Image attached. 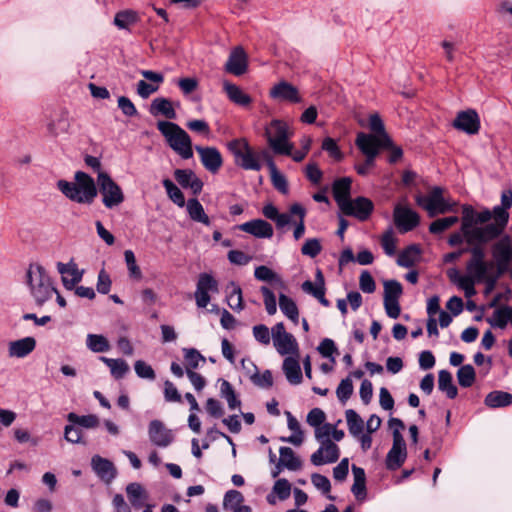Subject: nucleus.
I'll return each instance as SVG.
<instances>
[{"mask_svg": "<svg viewBox=\"0 0 512 512\" xmlns=\"http://www.w3.org/2000/svg\"><path fill=\"white\" fill-rule=\"evenodd\" d=\"M26 281L37 306H43L56 296L60 307H66V300L60 295L46 269L39 263L29 265L26 272Z\"/></svg>", "mask_w": 512, "mask_h": 512, "instance_id": "obj_1", "label": "nucleus"}, {"mask_svg": "<svg viewBox=\"0 0 512 512\" xmlns=\"http://www.w3.org/2000/svg\"><path fill=\"white\" fill-rule=\"evenodd\" d=\"M57 188L66 198L78 204L90 205L98 194L94 179L83 171L75 172L74 181L59 180Z\"/></svg>", "mask_w": 512, "mask_h": 512, "instance_id": "obj_2", "label": "nucleus"}, {"mask_svg": "<svg viewBox=\"0 0 512 512\" xmlns=\"http://www.w3.org/2000/svg\"><path fill=\"white\" fill-rule=\"evenodd\" d=\"M471 215L472 206L464 205L462 207V232L465 236V241L469 245L486 243L502 234L503 230L492 223L485 226L472 227Z\"/></svg>", "mask_w": 512, "mask_h": 512, "instance_id": "obj_3", "label": "nucleus"}, {"mask_svg": "<svg viewBox=\"0 0 512 512\" xmlns=\"http://www.w3.org/2000/svg\"><path fill=\"white\" fill-rule=\"evenodd\" d=\"M157 129L165 137L170 148L183 159L193 157L191 138L178 124L170 121L157 122Z\"/></svg>", "mask_w": 512, "mask_h": 512, "instance_id": "obj_4", "label": "nucleus"}, {"mask_svg": "<svg viewBox=\"0 0 512 512\" xmlns=\"http://www.w3.org/2000/svg\"><path fill=\"white\" fill-rule=\"evenodd\" d=\"M293 132L288 124L282 120L274 119L265 127V136L272 150L277 154L290 155L293 144L289 141Z\"/></svg>", "mask_w": 512, "mask_h": 512, "instance_id": "obj_5", "label": "nucleus"}, {"mask_svg": "<svg viewBox=\"0 0 512 512\" xmlns=\"http://www.w3.org/2000/svg\"><path fill=\"white\" fill-rule=\"evenodd\" d=\"M415 201L430 217L451 212L457 205V202L445 198L444 190L438 186L432 187L427 195H416Z\"/></svg>", "mask_w": 512, "mask_h": 512, "instance_id": "obj_6", "label": "nucleus"}, {"mask_svg": "<svg viewBox=\"0 0 512 512\" xmlns=\"http://www.w3.org/2000/svg\"><path fill=\"white\" fill-rule=\"evenodd\" d=\"M471 259L466 265L467 275L476 280L477 283L492 279L491 273L494 268L492 262L485 260V251L482 247L475 245L469 249Z\"/></svg>", "mask_w": 512, "mask_h": 512, "instance_id": "obj_7", "label": "nucleus"}, {"mask_svg": "<svg viewBox=\"0 0 512 512\" xmlns=\"http://www.w3.org/2000/svg\"><path fill=\"white\" fill-rule=\"evenodd\" d=\"M228 149L233 154L236 165L245 170L259 171L261 169L259 156L252 150L245 138L229 142Z\"/></svg>", "mask_w": 512, "mask_h": 512, "instance_id": "obj_8", "label": "nucleus"}, {"mask_svg": "<svg viewBox=\"0 0 512 512\" xmlns=\"http://www.w3.org/2000/svg\"><path fill=\"white\" fill-rule=\"evenodd\" d=\"M102 195V203L108 208L119 206L124 201V194L121 187L106 172L97 175V185Z\"/></svg>", "mask_w": 512, "mask_h": 512, "instance_id": "obj_9", "label": "nucleus"}, {"mask_svg": "<svg viewBox=\"0 0 512 512\" xmlns=\"http://www.w3.org/2000/svg\"><path fill=\"white\" fill-rule=\"evenodd\" d=\"M273 346L282 356H299V345L296 338L286 331L283 322L276 323L271 328Z\"/></svg>", "mask_w": 512, "mask_h": 512, "instance_id": "obj_10", "label": "nucleus"}, {"mask_svg": "<svg viewBox=\"0 0 512 512\" xmlns=\"http://www.w3.org/2000/svg\"><path fill=\"white\" fill-rule=\"evenodd\" d=\"M355 143L361 152L368 157V164H374L379 150L391 146V139L388 134H382V137H380L373 134L359 133Z\"/></svg>", "mask_w": 512, "mask_h": 512, "instance_id": "obj_11", "label": "nucleus"}, {"mask_svg": "<svg viewBox=\"0 0 512 512\" xmlns=\"http://www.w3.org/2000/svg\"><path fill=\"white\" fill-rule=\"evenodd\" d=\"M218 293L219 287L217 280L209 273H201L198 277L196 290L194 293L196 305L198 308H206L211 300L209 293Z\"/></svg>", "mask_w": 512, "mask_h": 512, "instance_id": "obj_12", "label": "nucleus"}, {"mask_svg": "<svg viewBox=\"0 0 512 512\" xmlns=\"http://www.w3.org/2000/svg\"><path fill=\"white\" fill-rule=\"evenodd\" d=\"M492 256L499 273L505 272L512 261V239L505 235L492 246Z\"/></svg>", "mask_w": 512, "mask_h": 512, "instance_id": "obj_13", "label": "nucleus"}, {"mask_svg": "<svg viewBox=\"0 0 512 512\" xmlns=\"http://www.w3.org/2000/svg\"><path fill=\"white\" fill-rule=\"evenodd\" d=\"M394 222L400 232H408L418 226L419 215L408 206L397 204L394 208Z\"/></svg>", "mask_w": 512, "mask_h": 512, "instance_id": "obj_14", "label": "nucleus"}, {"mask_svg": "<svg viewBox=\"0 0 512 512\" xmlns=\"http://www.w3.org/2000/svg\"><path fill=\"white\" fill-rule=\"evenodd\" d=\"M319 448L311 455L314 466L335 463L340 457V449L333 441L319 442Z\"/></svg>", "mask_w": 512, "mask_h": 512, "instance_id": "obj_15", "label": "nucleus"}, {"mask_svg": "<svg viewBox=\"0 0 512 512\" xmlns=\"http://www.w3.org/2000/svg\"><path fill=\"white\" fill-rule=\"evenodd\" d=\"M374 210L373 202L366 197H357L343 207L342 213L347 216H353L359 221L367 220Z\"/></svg>", "mask_w": 512, "mask_h": 512, "instance_id": "obj_16", "label": "nucleus"}, {"mask_svg": "<svg viewBox=\"0 0 512 512\" xmlns=\"http://www.w3.org/2000/svg\"><path fill=\"white\" fill-rule=\"evenodd\" d=\"M148 436L151 443L157 447H168L174 440L172 430L165 427L160 420H152L148 426Z\"/></svg>", "mask_w": 512, "mask_h": 512, "instance_id": "obj_17", "label": "nucleus"}, {"mask_svg": "<svg viewBox=\"0 0 512 512\" xmlns=\"http://www.w3.org/2000/svg\"><path fill=\"white\" fill-rule=\"evenodd\" d=\"M56 267L61 275L63 286L67 290H73L84 275V270L79 269L73 260H70L68 263L58 262Z\"/></svg>", "mask_w": 512, "mask_h": 512, "instance_id": "obj_18", "label": "nucleus"}, {"mask_svg": "<svg viewBox=\"0 0 512 512\" xmlns=\"http://www.w3.org/2000/svg\"><path fill=\"white\" fill-rule=\"evenodd\" d=\"M407 457V449L402 434L395 433V440L386 457V466L389 470H396L402 466Z\"/></svg>", "mask_w": 512, "mask_h": 512, "instance_id": "obj_19", "label": "nucleus"}, {"mask_svg": "<svg viewBox=\"0 0 512 512\" xmlns=\"http://www.w3.org/2000/svg\"><path fill=\"white\" fill-rule=\"evenodd\" d=\"M248 70V56L241 46L232 49L225 64V71L234 75L241 76Z\"/></svg>", "mask_w": 512, "mask_h": 512, "instance_id": "obj_20", "label": "nucleus"}, {"mask_svg": "<svg viewBox=\"0 0 512 512\" xmlns=\"http://www.w3.org/2000/svg\"><path fill=\"white\" fill-rule=\"evenodd\" d=\"M200 161L204 168L212 174H216L223 165V158L215 147L196 146Z\"/></svg>", "mask_w": 512, "mask_h": 512, "instance_id": "obj_21", "label": "nucleus"}, {"mask_svg": "<svg viewBox=\"0 0 512 512\" xmlns=\"http://www.w3.org/2000/svg\"><path fill=\"white\" fill-rule=\"evenodd\" d=\"M453 126L469 135L479 132L480 118L475 110L461 111L453 121Z\"/></svg>", "mask_w": 512, "mask_h": 512, "instance_id": "obj_22", "label": "nucleus"}, {"mask_svg": "<svg viewBox=\"0 0 512 512\" xmlns=\"http://www.w3.org/2000/svg\"><path fill=\"white\" fill-rule=\"evenodd\" d=\"M238 229L256 238L269 239L273 236L274 230L270 223L263 219H253L242 223Z\"/></svg>", "mask_w": 512, "mask_h": 512, "instance_id": "obj_23", "label": "nucleus"}, {"mask_svg": "<svg viewBox=\"0 0 512 512\" xmlns=\"http://www.w3.org/2000/svg\"><path fill=\"white\" fill-rule=\"evenodd\" d=\"M351 184V178L343 177L335 180L332 185L334 199L341 211L350 202Z\"/></svg>", "mask_w": 512, "mask_h": 512, "instance_id": "obj_24", "label": "nucleus"}, {"mask_svg": "<svg viewBox=\"0 0 512 512\" xmlns=\"http://www.w3.org/2000/svg\"><path fill=\"white\" fill-rule=\"evenodd\" d=\"M174 176L180 186L191 189L194 195H197L202 191L203 182L192 170L177 169L174 172Z\"/></svg>", "mask_w": 512, "mask_h": 512, "instance_id": "obj_25", "label": "nucleus"}, {"mask_svg": "<svg viewBox=\"0 0 512 512\" xmlns=\"http://www.w3.org/2000/svg\"><path fill=\"white\" fill-rule=\"evenodd\" d=\"M270 96L279 101H289L292 103H298L301 100L297 88L286 81L276 84L270 90Z\"/></svg>", "mask_w": 512, "mask_h": 512, "instance_id": "obj_26", "label": "nucleus"}, {"mask_svg": "<svg viewBox=\"0 0 512 512\" xmlns=\"http://www.w3.org/2000/svg\"><path fill=\"white\" fill-rule=\"evenodd\" d=\"M36 347L35 338L28 336L19 340L11 341L8 344V355L14 358L28 356Z\"/></svg>", "mask_w": 512, "mask_h": 512, "instance_id": "obj_27", "label": "nucleus"}, {"mask_svg": "<svg viewBox=\"0 0 512 512\" xmlns=\"http://www.w3.org/2000/svg\"><path fill=\"white\" fill-rule=\"evenodd\" d=\"M93 471L104 481L110 482L116 476V470L113 463L99 455H94L91 459Z\"/></svg>", "mask_w": 512, "mask_h": 512, "instance_id": "obj_28", "label": "nucleus"}, {"mask_svg": "<svg viewBox=\"0 0 512 512\" xmlns=\"http://www.w3.org/2000/svg\"><path fill=\"white\" fill-rule=\"evenodd\" d=\"M286 379L290 384L298 385L302 381V371L299 356H287L282 366Z\"/></svg>", "mask_w": 512, "mask_h": 512, "instance_id": "obj_29", "label": "nucleus"}, {"mask_svg": "<svg viewBox=\"0 0 512 512\" xmlns=\"http://www.w3.org/2000/svg\"><path fill=\"white\" fill-rule=\"evenodd\" d=\"M223 89L228 99L236 105L246 107L249 106L252 102V98L236 84H233L229 81H224Z\"/></svg>", "mask_w": 512, "mask_h": 512, "instance_id": "obj_30", "label": "nucleus"}, {"mask_svg": "<svg viewBox=\"0 0 512 512\" xmlns=\"http://www.w3.org/2000/svg\"><path fill=\"white\" fill-rule=\"evenodd\" d=\"M226 301L228 306L240 312L244 309L243 295L241 287L234 281H230L225 287Z\"/></svg>", "mask_w": 512, "mask_h": 512, "instance_id": "obj_31", "label": "nucleus"}, {"mask_svg": "<svg viewBox=\"0 0 512 512\" xmlns=\"http://www.w3.org/2000/svg\"><path fill=\"white\" fill-rule=\"evenodd\" d=\"M149 112L153 116L162 115L167 119H175L176 112L171 101L164 97H158L152 100Z\"/></svg>", "mask_w": 512, "mask_h": 512, "instance_id": "obj_32", "label": "nucleus"}, {"mask_svg": "<svg viewBox=\"0 0 512 512\" xmlns=\"http://www.w3.org/2000/svg\"><path fill=\"white\" fill-rule=\"evenodd\" d=\"M263 156L267 160V166H268V169L270 172V177H271L273 186L275 187V189H277L282 194H287L288 193V183H287L286 177L281 172H279L274 161L271 159V157L269 156L268 153L264 152Z\"/></svg>", "mask_w": 512, "mask_h": 512, "instance_id": "obj_33", "label": "nucleus"}, {"mask_svg": "<svg viewBox=\"0 0 512 512\" xmlns=\"http://www.w3.org/2000/svg\"><path fill=\"white\" fill-rule=\"evenodd\" d=\"M352 473L354 483L351 491L357 500H364L366 498V474L363 468L352 465Z\"/></svg>", "mask_w": 512, "mask_h": 512, "instance_id": "obj_34", "label": "nucleus"}, {"mask_svg": "<svg viewBox=\"0 0 512 512\" xmlns=\"http://www.w3.org/2000/svg\"><path fill=\"white\" fill-rule=\"evenodd\" d=\"M126 493L130 504L134 508L142 507L148 499L145 489L139 483H130L127 485Z\"/></svg>", "mask_w": 512, "mask_h": 512, "instance_id": "obj_35", "label": "nucleus"}, {"mask_svg": "<svg viewBox=\"0 0 512 512\" xmlns=\"http://www.w3.org/2000/svg\"><path fill=\"white\" fill-rule=\"evenodd\" d=\"M279 308L281 312L294 324L299 322V310L295 301L289 296L281 293L279 295Z\"/></svg>", "mask_w": 512, "mask_h": 512, "instance_id": "obj_36", "label": "nucleus"}, {"mask_svg": "<svg viewBox=\"0 0 512 512\" xmlns=\"http://www.w3.org/2000/svg\"><path fill=\"white\" fill-rule=\"evenodd\" d=\"M279 463L284 468L291 471L299 470L302 467V462L299 457L296 456L294 451L290 447H281L279 449Z\"/></svg>", "mask_w": 512, "mask_h": 512, "instance_id": "obj_37", "label": "nucleus"}, {"mask_svg": "<svg viewBox=\"0 0 512 512\" xmlns=\"http://www.w3.org/2000/svg\"><path fill=\"white\" fill-rule=\"evenodd\" d=\"M187 211L193 221L200 222L206 226L210 225L208 215L205 213L202 204L196 198L188 200Z\"/></svg>", "mask_w": 512, "mask_h": 512, "instance_id": "obj_38", "label": "nucleus"}, {"mask_svg": "<svg viewBox=\"0 0 512 512\" xmlns=\"http://www.w3.org/2000/svg\"><path fill=\"white\" fill-rule=\"evenodd\" d=\"M438 388L442 392H445L447 397L450 399H454L457 396V387L453 383L452 374L447 370L439 371Z\"/></svg>", "mask_w": 512, "mask_h": 512, "instance_id": "obj_39", "label": "nucleus"}, {"mask_svg": "<svg viewBox=\"0 0 512 512\" xmlns=\"http://www.w3.org/2000/svg\"><path fill=\"white\" fill-rule=\"evenodd\" d=\"M220 396L225 399L229 409L235 410L240 407L241 401L238 399L233 386L225 379H220Z\"/></svg>", "mask_w": 512, "mask_h": 512, "instance_id": "obj_40", "label": "nucleus"}, {"mask_svg": "<svg viewBox=\"0 0 512 512\" xmlns=\"http://www.w3.org/2000/svg\"><path fill=\"white\" fill-rule=\"evenodd\" d=\"M485 405L490 408H499L512 404V394L504 391H493L485 397Z\"/></svg>", "mask_w": 512, "mask_h": 512, "instance_id": "obj_41", "label": "nucleus"}, {"mask_svg": "<svg viewBox=\"0 0 512 512\" xmlns=\"http://www.w3.org/2000/svg\"><path fill=\"white\" fill-rule=\"evenodd\" d=\"M511 308L501 307L496 309L491 316L487 318V322L492 327L505 328L508 322H511Z\"/></svg>", "mask_w": 512, "mask_h": 512, "instance_id": "obj_42", "label": "nucleus"}, {"mask_svg": "<svg viewBox=\"0 0 512 512\" xmlns=\"http://www.w3.org/2000/svg\"><path fill=\"white\" fill-rule=\"evenodd\" d=\"M100 360L109 367L110 373L115 379L123 378L129 371V365L123 359H113L102 356Z\"/></svg>", "mask_w": 512, "mask_h": 512, "instance_id": "obj_43", "label": "nucleus"}, {"mask_svg": "<svg viewBox=\"0 0 512 512\" xmlns=\"http://www.w3.org/2000/svg\"><path fill=\"white\" fill-rule=\"evenodd\" d=\"M139 20L137 12L134 10L126 9L116 13L114 17V25L123 30H128L130 26L134 25Z\"/></svg>", "mask_w": 512, "mask_h": 512, "instance_id": "obj_44", "label": "nucleus"}, {"mask_svg": "<svg viewBox=\"0 0 512 512\" xmlns=\"http://www.w3.org/2000/svg\"><path fill=\"white\" fill-rule=\"evenodd\" d=\"M86 346L94 353L107 352L110 349L109 341L101 334H88L86 337Z\"/></svg>", "mask_w": 512, "mask_h": 512, "instance_id": "obj_45", "label": "nucleus"}, {"mask_svg": "<svg viewBox=\"0 0 512 512\" xmlns=\"http://www.w3.org/2000/svg\"><path fill=\"white\" fill-rule=\"evenodd\" d=\"M67 420L74 424L83 428L91 429L99 426V418L96 415H77L76 413H69L67 415Z\"/></svg>", "mask_w": 512, "mask_h": 512, "instance_id": "obj_46", "label": "nucleus"}, {"mask_svg": "<svg viewBox=\"0 0 512 512\" xmlns=\"http://www.w3.org/2000/svg\"><path fill=\"white\" fill-rule=\"evenodd\" d=\"M346 422L349 433L354 436H359L363 432L364 422L359 414L353 410L348 409L345 412Z\"/></svg>", "mask_w": 512, "mask_h": 512, "instance_id": "obj_47", "label": "nucleus"}, {"mask_svg": "<svg viewBox=\"0 0 512 512\" xmlns=\"http://www.w3.org/2000/svg\"><path fill=\"white\" fill-rule=\"evenodd\" d=\"M419 255V248L416 245H411L400 252L397 258V264L401 267H411L416 263Z\"/></svg>", "mask_w": 512, "mask_h": 512, "instance_id": "obj_48", "label": "nucleus"}, {"mask_svg": "<svg viewBox=\"0 0 512 512\" xmlns=\"http://www.w3.org/2000/svg\"><path fill=\"white\" fill-rule=\"evenodd\" d=\"M302 290L315 297L323 306L328 307L329 301L325 298V286L313 283L309 280L302 283Z\"/></svg>", "mask_w": 512, "mask_h": 512, "instance_id": "obj_49", "label": "nucleus"}, {"mask_svg": "<svg viewBox=\"0 0 512 512\" xmlns=\"http://www.w3.org/2000/svg\"><path fill=\"white\" fill-rule=\"evenodd\" d=\"M289 211L292 215H296L299 217V221H298L297 225L295 226V229L293 232V236H294L295 240H299L305 233L304 219L306 216V210L301 204L294 203L290 206Z\"/></svg>", "mask_w": 512, "mask_h": 512, "instance_id": "obj_50", "label": "nucleus"}, {"mask_svg": "<svg viewBox=\"0 0 512 512\" xmlns=\"http://www.w3.org/2000/svg\"><path fill=\"white\" fill-rule=\"evenodd\" d=\"M185 364H186V370H194L198 368L200 363H205L206 359L205 357L195 348H184L182 350Z\"/></svg>", "mask_w": 512, "mask_h": 512, "instance_id": "obj_51", "label": "nucleus"}, {"mask_svg": "<svg viewBox=\"0 0 512 512\" xmlns=\"http://www.w3.org/2000/svg\"><path fill=\"white\" fill-rule=\"evenodd\" d=\"M163 186L166 190V193L169 199L174 202L179 207H183L185 205V197L182 191L171 181L170 179L163 180Z\"/></svg>", "mask_w": 512, "mask_h": 512, "instance_id": "obj_52", "label": "nucleus"}, {"mask_svg": "<svg viewBox=\"0 0 512 512\" xmlns=\"http://www.w3.org/2000/svg\"><path fill=\"white\" fill-rule=\"evenodd\" d=\"M475 370L472 365L461 366L457 371V380L461 387H470L475 381Z\"/></svg>", "mask_w": 512, "mask_h": 512, "instance_id": "obj_53", "label": "nucleus"}, {"mask_svg": "<svg viewBox=\"0 0 512 512\" xmlns=\"http://www.w3.org/2000/svg\"><path fill=\"white\" fill-rule=\"evenodd\" d=\"M458 221L459 218L457 216H449L437 219L430 224L429 232L432 234H440L445 230L449 229L450 227H452Z\"/></svg>", "mask_w": 512, "mask_h": 512, "instance_id": "obj_54", "label": "nucleus"}, {"mask_svg": "<svg viewBox=\"0 0 512 512\" xmlns=\"http://www.w3.org/2000/svg\"><path fill=\"white\" fill-rule=\"evenodd\" d=\"M249 364L253 367V370L255 371V373L250 376L252 382L256 386H259L261 388L271 387L273 384L272 373L269 370H266L262 374H259L256 365H254L251 361H249Z\"/></svg>", "mask_w": 512, "mask_h": 512, "instance_id": "obj_55", "label": "nucleus"}, {"mask_svg": "<svg viewBox=\"0 0 512 512\" xmlns=\"http://www.w3.org/2000/svg\"><path fill=\"white\" fill-rule=\"evenodd\" d=\"M254 276L260 281L276 282L283 285L281 278L272 269L264 265L256 267Z\"/></svg>", "mask_w": 512, "mask_h": 512, "instance_id": "obj_56", "label": "nucleus"}, {"mask_svg": "<svg viewBox=\"0 0 512 512\" xmlns=\"http://www.w3.org/2000/svg\"><path fill=\"white\" fill-rule=\"evenodd\" d=\"M311 482L316 489L321 491L323 494L327 495V497L330 500L334 499L333 496L328 495L331 490V483H330V480L326 476L318 474V473H313L311 475Z\"/></svg>", "mask_w": 512, "mask_h": 512, "instance_id": "obj_57", "label": "nucleus"}, {"mask_svg": "<svg viewBox=\"0 0 512 512\" xmlns=\"http://www.w3.org/2000/svg\"><path fill=\"white\" fill-rule=\"evenodd\" d=\"M353 393V383L350 378H345L341 380L339 383L337 389H336V395L340 402L345 404L347 400L351 397Z\"/></svg>", "mask_w": 512, "mask_h": 512, "instance_id": "obj_58", "label": "nucleus"}, {"mask_svg": "<svg viewBox=\"0 0 512 512\" xmlns=\"http://www.w3.org/2000/svg\"><path fill=\"white\" fill-rule=\"evenodd\" d=\"M402 295V286L396 280L384 282V299L399 300Z\"/></svg>", "mask_w": 512, "mask_h": 512, "instance_id": "obj_59", "label": "nucleus"}, {"mask_svg": "<svg viewBox=\"0 0 512 512\" xmlns=\"http://www.w3.org/2000/svg\"><path fill=\"white\" fill-rule=\"evenodd\" d=\"M272 491L274 494H276L279 500H286L290 497L291 494V484L287 479H278L274 483Z\"/></svg>", "mask_w": 512, "mask_h": 512, "instance_id": "obj_60", "label": "nucleus"}, {"mask_svg": "<svg viewBox=\"0 0 512 512\" xmlns=\"http://www.w3.org/2000/svg\"><path fill=\"white\" fill-rule=\"evenodd\" d=\"M321 250L322 245L320 240L317 238H309L304 242L301 248V253L304 256L314 258L321 252Z\"/></svg>", "mask_w": 512, "mask_h": 512, "instance_id": "obj_61", "label": "nucleus"}, {"mask_svg": "<svg viewBox=\"0 0 512 512\" xmlns=\"http://www.w3.org/2000/svg\"><path fill=\"white\" fill-rule=\"evenodd\" d=\"M263 301L268 315H274L277 312V301L274 293L266 286L261 287Z\"/></svg>", "mask_w": 512, "mask_h": 512, "instance_id": "obj_62", "label": "nucleus"}, {"mask_svg": "<svg viewBox=\"0 0 512 512\" xmlns=\"http://www.w3.org/2000/svg\"><path fill=\"white\" fill-rule=\"evenodd\" d=\"M243 502V495L237 490H229L226 492L223 505L226 509L233 511Z\"/></svg>", "mask_w": 512, "mask_h": 512, "instance_id": "obj_63", "label": "nucleus"}, {"mask_svg": "<svg viewBox=\"0 0 512 512\" xmlns=\"http://www.w3.org/2000/svg\"><path fill=\"white\" fill-rule=\"evenodd\" d=\"M253 336L262 345H269L272 339L271 331L264 324L255 325L252 329Z\"/></svg>", "mask_w": 512, "mask_h": 512, "instance_id": "obj_64", "label": "nucleus"}]
</instances>
